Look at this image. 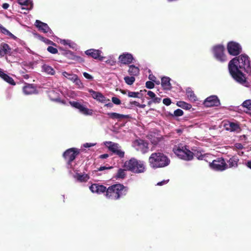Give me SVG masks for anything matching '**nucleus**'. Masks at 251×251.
I'll return each mask as SVG.
<instances>
[{
    "instance_id": "9b49d317",
    "label": "nucleus",
    "mask_w": 251,
    "mask_h": 251,
    "mask_svg": "<svg viewBox=\"0 0 251 251\" xmlns=\"http://www.w3.org/2000/svg\"><path fill=\"white\" fill-rule=\"evenodd\" d=\"M133 146L137 151H140L143 153H146L148 151V143L145 140H135L133 143Z\"/></svg>"
},
{
    "instance_id": "5fc2aeb1",
    "label": "nucleus",
    "mask_w": 251,
    "mask_h": 251,
    "mask_svg": "<svg viewBox=\"0 0 251 251\" xmlns=\"http://www.w3.org/2000/svg\"><path fill=\"white\" fill-rule=\"evenodd\" d=\"M235 147L237 149H239V150H241V149H243V146L242 145V144L241 143H236L235 145Z\"/></svg>"
},
{
    "instance_id": "6e6552de",
    "label": "nucleus",
    "mask_w": 251,
    "mask_h": 251,
    "mask_svg": "<svg viewBox=\"0 0 251 251\" xmlns=\"http://www.w3.org/2000/svg\"><path fill=\"white\" fill-rule=\"evenodd\" d=\"M109 151L113 154L118 156L120 158H123L125 156V152L121 149V146L117 143L111 141H107L104 143Z\"/></svg>"
},
{
    "instance_id": "13d9d810",
    "label": "nucleus",
    "mask_w": 251,
    "mask_h": 251,
    "mask_svg": "<svg viewBox=\"0 0 251 251\" xmlns=\"http://www.w3.org/2000/svg\"><path fill=\"white\" fill-rule=\"evenodd\" d=\"M93 146H94V144H92V143H85V144H84L83 145V146L85 148H90V147H92Z\"/></svg>"
},
{
    "instance_id": "423d86ee",
    "label": "nucleus",
    "mask_w": 251,
    "mask_h": 251,
    "mask_svg": "<svg viewBox=\"0 0 251 251\" xmlns=\"http://www.w3.org/2000/svg\"><path fill=\"white\" fill-rule=\"evenodd\" d=\"M209 167L217 171H223L228 168L227 164L223 157H218L209 162Z\"/></svg>"
},
{
    "instance_id": "ddd939ff",
    "label": "nucleus",
    "mask_w": 251,
    "mask_h": 251,
    "mask_svg": "<svg viewBox=\"0 0 251 251\" xmlns=\"http://www.w3.org/2000/svg\"><path fill=\"white\" fill-rule=\"evenodd\" d=\"M203 104L206 107L218 106L220 105V100L215 95L210 96L207 97L203 102Z\"/></svg>"
},
{
    "instance_id": "a19ab883",
    "label": "nucleus",
    "mask_w": 251,
    "mask_h": 251,
    "mask_svg": "<svg viewBox=\"0 0 251 251\" xmlns=\"http://www.w3.org/2000/svg\"><path fill=\"white\" fill-rule=\"evenodd\" d=\"M183 111L180 109H177L174 111V115L176 117H179L183 115Z\"/></svg>"
},
{
    "instance_id": "bb28decb",
    "label": "nucleus",
    "mask_w": 251,
    "mask_h": 251,
    "mask_svg": "<svg viewBox=\"0 0 251 251\" xmlns=\"http://www.w3.org/2000/svg\"><path fill=\"white\" fill-rule=\"evenodd\" d=\"M242 107L244 108V111L248 114H251V100H248L244 101L242 104Z\"/></svg>"
},
{
    "instance_id": "69168bd1",
    "label": "nucleus",
    "mask_w": 251,
    "mask_h": 251,
    "mask_svg": "<svg viewBox=\"0 0 251 251\" xmlns=\"http://www.w3.org/2000/svg\"><path fill=\"white\" fill-rule=\"evenodd\" d=\"M47 43H49V44H52V45H54V46H56V44H55V43H53L52 41H50V40H48V39H47Z\"/></svg>"
},
{
    "instance_id": "72a5a7b5",
    "label": "nucleus",
    "mask_w": 251,
    "mask_h": 251,
    "mask_svg": "<svg viewBox=\"0 0 251 251\" xmlns=\"http://www.w3.org/2000/svg\"><path fill=\"white\" fill-rule=\"evenodd\" d=\"M212 157V155L209 154H201L197 156L199 160H203L207 162H211V159L210 158Z\"/></svg>"
},
{
    "instance_id": "f8f14e48",
    "label": "nucleus",
    "mask_w": 251,
    "mask_h": 251,
    "mask_svg": "<svg viewBox=\"0 0 251 251\" xmlns=\"http://www.w3.org/2000/svg\"><path fill=\"white\" fill-rule=\"evenodd\" d=\"M69 103L72 107L78 109L81 113L85 115H92L93 114V110L92 109L87 108L82 105L80 102L75 101H69Z\"/></svg>"
},
{
    "instance_id": "603ef678",
    "label": "nucleus",
    "mask_w": 251,
    "mask_h": 251,
    "mask_svg": "<svg viewBox=\"0 0 251 251\" xmlns=\"http://www.w3.org/2000/svg\"><path fill=\"white\" fill-rule=\"evenodd\" d=\"M129 104L131 106H132L133 105H134L138 107V105H139V103L136 101H130Z\"/></svg>"
},
{
    "instance_id": "1a4fd4ad",
    "label": "nucleus",
    "mask_w": 251,
    "mask_h": 251,
    "mask_svg": "<svg viewBox=\"0 0 251 251\" xmlns=\"http://www.w3.org/2000/svg\"><path fill=\"white\" fill-rule=\"evenodd\" d=\"M225 47L223 45H218L213 48V52L214 57L218 61L224 62L226 61V56L224 53Z\"/></svg>"
},
{
    "instance_id": "8fccbe9b",
    "label": "nucleus",
    "mask_w": 251,
    "mask_h": 251,
    "mask_svg": "<svg viewBox=\"0 0 251 251\" xmlns=\"http://www.w3.org/2000/svg\"><path fill=\"white\" fill-rule=\"evenodd\" d=\"M83 76L86 78H87L88 79L93 80V77L91 75L89 74L88 73H87L86 72L83 73Z\"/></svg>"
},
{
    "instance_id": "20e7f679",
    "label": "nucleus",
    "mask_w": 251,
    "mask_h": 251,
    "mask_svg": "<svg viewBox=\"0 0 251 251\" xmlns=\"http://www.w3.org/2000/svg\"><path fill=\"white\" fill-rule=\"evenodd\" d=\"M124 167L126 170L135 174L142 173L146 170L144 162L134 157L126 160L124 163Z\"/></svg>"
},
{
    "instance_id": "f257e3e1",
    "label": "nucleus",
    "mask_w": 251,
    "mask_h": 251,
    "mask_svg": "<svg viewBox=\"0 0 251 251\" xmlns=\"http://www.w3.org/2000/svg\"><path fill=\"white\" fill-rule=\"evenodd\" d=\"M228 70L232 77L238 82L244 84L246 77L243 71L248 73L251 70V63L249 56L241 54L231 59L228 63Z\"/></svg>"
},
{
    "instance_id": "de8ad7c7",
    "label": "nucleus",
    "mask_w": 251,
    "mask_h": 251,
    "mask_svg": "<svg viewBox=\"0 0 251 251\" xmlns=\"http://www.w3.org/2000/svg\"><path fill=\"white\" fill-rule=\"evenodd\" d=\"M59 54L63 55L66 57V54L69 51V50H64L62 48H59Z\"/></svg>"
},
{
    "instance_id": "864d4df0",
    "label": "nucleus",
    "mask_w": 251,
    "mask_h": 251,
    "mask_svg": "<svg viewBox=\"0 0 251 251\" xmlns=\"http://www.w3.org/2000/svg\"><path fill=\"white\" fill-rule=\"evenodd\" d=\"M148 95L151 98L153 99L155 96V94L151 91H149L147 93Z\"/></svg>"
},
{
    "instance_id": "0eeeda50",
    "label": "nucleus",
    "mask_w": 251,
    "mask_h": 251,
    "mask_svg": "<svg viewBox=\"0 0 251 251\" xmlns=\"http://www.w3.org/2000/svg\"><path fill=\"white\" fill-rule=\"evenodd\" d=\"M80 153V150L75 148H72L67 150L63 154V156L67 161L69 165H71L72 162L75 159L76 157Z\"/></svg>"
},
{
    "instance_id": "f704fd0d",
    "label": "nucleus",
    "mask_w": 251,
    "mask_h": 251,
    "mask_svg": "<svg viewBox=\"0 0 251 251\" xmlns=\"http://www.w3.org/2000/svg\"><path fill=\"white\" fill-rule=\"evenodd\" d=\"M125 169H119L117 172L116 177L117 178H124L126 176V173Z\"/></svg>"
},
{
    "instance_id": "c85d7f7f",
    "label": "nucleus",
    "mask_w": 251,
    "mask_h": 251,
    "mask_svg": "<svg viewBox=\"0 0 251 251\" xmlns=\"http://www.w3.org/2000/svg\"><path fill=\"white\" fill-rule=\"evenodd\" d=\"M43 70L47 74L51 75H53L55 74V71L50 66L45 64L42 66Z\"/></svg>"
},
{
    "instance_id": "f3484780",
    "label": "nucleus",
    "mask_w": 251,
    "mask_h": 251,
    "mask_svg": "<svg viewBox=\"0 0 251 251\" xmlns=\"http://www.w3.org/2000/svg\"><path fill=\"white\" fill-rule=\"evenodd\" d=\"M85 54L88 56L100 60H102L103 57L101 56V51L99 50H95L93 49H89L85 51Z\"/></svg>"
},
{
    "instance_id": "bf43d9fd",
    "label": "nucleus",
    "mask_w": 251,
    "mask_h": 251,
    "mask_svg": "<svg viewBox=\"0 0 251 251\" xmlns=\"http://www.w3.org/2000/svg\"><path fill=\"white\" fill-rule=\"evenodd\" d=\"M109 156L108 154L107 153L101 154L100 156V158L101 159L106 158Z\"/></svg>"
},
{
    "instance_id": "49530a36",
    "label": "nucleus",
    "mask_w": 251,
    "mask_h": 251,
    "mask_svg": "<svg viewBox=\"0 0 251 251\" xmlns=\"http://www.w3.org/2000/svg\"><path fill=\"white\" fill-rule=\"evenodd\" d=\"M163 103L167 105H170L171 103V100L170 98H165L163 100Z\"/></svg>"
},
{
    "instance_id": "7ed1b4c3",
    "label": "nucleus",
    "mask_w": 251,
    "mask_h": 251,
    "mask_svg": "<svg viewBox=\"0 0 251 251\" xmlns=\"http://www.w3.org/2000/svg\"><path fill=\"white\" fill-rule=\"evenodd\" d=\"M170 162L169 158L162 152H153L149 157V165L153 169L166 167Z\"/></svg>"
},
{
    "instance_id": "dca6fc26",
    "label": "nucleus",
    "mask_w": 251,
    "mask_h": 251,
    "mask_svg": "<svg viewBox=\"0 0 251 251\" xmlns=\"http://www.w3.org/2000/svg\"><path fill=\"white\" fill-rule=\"evenodd\" d=\"M133 59V55L129 53H124L119 57V61L124 64H130Z\"/></svg>"
},
{
    "instance_id": "774afa93",
    "label": "nucleus",
    "mask_w": 251,
    "mask_h": 251,
    "mask_svg": "<svg viewBox=\"0 0 251 251\" xmlns=\"http://www.w3.org/2000/svg\"><path fill=\"white\" fill-rule=\"evenodd\" d=\"M247 166L251 169V161L248 162Z\"/></svg>"
},
{
    "instance_id": "c03bdc74",
    "label": "nucleus",
    "mask_w": 251,
    "mask_h": 251,
    "mask_svg": "<svg viewBox=\"0 0 251 251\" xmlns=\"http://www.w3.org/2000/svg\"><path fill=\"white\" fill-rule=\"evenodd\" d=\"M112 101L113 103L119 105L121 103V100L117 97H113L112 98Z\"/></svg>"
},
{
    "instance_id": "e433bc0d",
    "label": "nucleus",
    "mask_w": 251,
    "mask_h": 251,
    "mask_svg": "<svg viewBox=\"0 0 251 251\" xmlns=\"http://www.w3.org/2000/svg\"><path fill=\"white\" fill-rule=\"evenodd\" d=\"M97 100L102 103L110 101L109 99L105 97L101 93L100 94V96H99Z\"/></svg>"
},
{
    "instance_id": "2eb2a0df",
    "label": "nucleus",
    "mask_w": 251,
    "mask_h": 251,
    "mask_svg": "<svg viewBox=\"0 0 251 251\" xmlns=\"http://www.w3.org/2000/svg\"><path fill=\"white\" fill-rule=\"evenodd\" d=\"M23 92L26 95H31L37 93L36 86L33 84L25 83V86L23 87Z\"/></svg>"
},
{
    "instance_id": "cd10ccee",
    "label": "nucleus",
    "mask_w": 251,
    "mask_h": 251,
    "mask_svg": "<svg viewBox=\"0 0 251 251\" xmlns=\"http://www.w3.org/2000/svg\"><path fill=\"white\" fill-rule=\"evenodd\" d=\"M73 77L70 78V80L73 81L75 83V85H76L79 88H81L83 87V84L81 82V80L78 78L77 75H72Z\"/></svg>"
},
{
    "instance_id": "a18cd8bd",
    "label": "nucleus",
    "mask_w": 251,
    "mask_h": 251,
    "mask_svg": "<svg viewBox=\"0 0 251 251\" xmlns=\"http://www.w3.org/2000/svg\"><path fill=\"white\" fill-rule=\"evenodd\" d=\"M62 75L64 77L67 78L69 80H70V77L71 78V77H73L72 75H75V74H69V73H67L66 72H63L62 73Z\"/></svg>"
},
{
    "instance_id": "c756f323",
    "label": "nucleus",
    "mask_w": 251,
    "mask_h": 251,
    "mask_svg": "<svg viewBox=\"0 0 251 251\" xmlns=\"http://www.w3.org/2000/svg\"><path fill=\"white\" fill-rule=\"evenodd\" d=\"M75 178L80 182H86L89 179V176L87 174H77Z\"/></svg>"
},
{
    "instance_id": "473e14b6",
    "label": "nucleus",
    "mask_w": 251,
    "mask_h": 251,
    "mask_svg": "<svg viewBox=\"0 0 251 251\" xmlns=\"http://www.w3.org/2000/svg\"><path fill=\"white\" fill-rule=\"evenodd\" d=\"M177 106L186 110L190 109L192 108V105L190 104L182 101L177 102Z\"/></svg>"
},
{
    "instance_id": "5701e85b",
    "label": "nucleus",
    "mask_w": 251,
    "mask_h": 251,
    "mask_svg": "<svg viewBox=\"0 0 251 251\" xmlns=\"http://www.w3.org/2000/svg\"><path fill=\"white\" fill-rule=\"evenodd\" d=\"M0 77L2 78L4 81L12 85H15L16 83L14 79L8 75L5 74L2 69L0 68Z\"/></svg>"
},
{
    "instance_id": "4c0bfd02",
    "label": "nucleus",
    "mask_w": 251,
    "mask_h": 251,
    "mask_svg": "<svg viewBox=\"0 0 251 251\" xmlns=\"http://www.w3.org/2000/svg\"><path fill=\"white\" fill-rule=\"evenodd\" d=\"M139 94L140 93L138 92H131L130 91H127V95L129 97L139 98Z\"/></svg>"
},
{
    "instance_id": "c9c22d12",
    "label": "nucleus",
    "mask_w": 251,
    "mask_h": 251,
    "mask_svg": "<svg viewBox=\"0 0 251 251\" xmlns=\"http://www.w3.org/2000/svg\"><path fill=\"white\" fill-rule=\"evenodd\" d=\"M125 82L127 84L131 85L133 84L135 81V78L133 76L130 75V76H126L124 78Z\"/></svg>"
},
{
    "instance_id": "0e129e2a",
    "label": "nucleus",
    "mask_w": 251,
    "mask_h": 251,
    "mask_svg": "<svg viewBox=\"0 0 251 251\" xmlns=\"http://www.w3.org/2000/svg\"><path fill=\"white\" fill-rule=\"evenodd\" d=\"M23 77L26 79H27L29 78V75L27 74H25L23 75Z\"/></svg>"
},
{
    "instance_id": "9d476101",
    "label": "nucleus",
    "mask_w": 251,
    "mask_h": 251,
    "mask_svg": "<svg viewBox=\"0 0 251 251\" xmlns=\"http://www.w3.org/2000/svg\"><path fill=\"white\" fill-rule=\"evenodd\" d=\"M227 50L228 53L233 56L238 55L242 52L241 45L234 41H230L227 43Z\"/></svg>"
},
{
    "instance_id": "4468645a",
    "label": "nucleus",
    "mask_w": 251,
    "mask_h": 251,
    "mask_svg": "<svg viewBox=\"0 0 251 251\" xmlns=\"http://www.w3.org/2000/svg\"><path fill=\"white\" fill-rule=\"evenodd\" d=\"M89 189L92 191V192L96 193L98 194H100L104 193L106 194V191H107V188L104 185H100L96 183L92 184L90 186Z\"/></svg>"
},
{
    "instance_id": "4d7b16f0",
    "label": "nucleus",
    "mask_w": 251,
    "mask_h": 251,
    "mask_svg": "<svg viewBox=\"0 0 251 251\" xmlns=\"http://www.w3.org/2000/svg\"><path fill=\"white\" fill-rule=\"evenodd\" d=\"M168 181H169V179L167 180H163L162 181H160V182H159L158 183H157V185L161 186L164 184H167Z\"/></svg>"
},
{
    "instance_id": "2f4dec72",
    "label": "nucleus",
    "mask_w": 251,
    "mask_h": 251,
    "mask_svg": "<svg viewBox=\"0 0 251 251\" xmlns=\"http://www.w3.org/2000/svg\"><path fill=\"white\" fill-rule=\"evenodd\" d=\"M66 57L68 59L73 60H79L81 58L80 57L77 56L75 55L73 52L70 50H69L68 53L66 54Z\"/></svg>"
},
{
    "instance_id": "052dcab7",
    "label": "nucleus",
    "mask_w": 251,
    "mask_h": 251,
    "mask_svg": "<svg viewBox=\"0 0 251 251\" xmlns=\"http://www.w3.org/2000/svg\"><path fill=\"white\" fill-rule=\"evenodd\" d=\"M9 6V5L8 3H4L2 4V7L4 9H7Z\"/></svg>"
},
{
    "instance_id": "f03ea898",
    "label": "nucleus",
    "mask_w": 251,
    "mask_h": 251,
    "mask_svg": "<svg viewBox=\"0 0 251 251\" xmlns=\"http://www.w3.org/2000/svg\"><path fill=\"white\" fill-rule=\"evenodd\" d=\"M128 191V187L118 183L109 186L104 195L107 199L117 201L125 197Z\"/></svg>"
},
{
    "instance_id": "7c9ffc66",
    "label": "nucleus",
    "mask_w": 251,
    "mask_h": 251,
    "mask_svg": "<svg viewBox=\"0 0 251 251\" xmlns=\"http://www.w3.org/2000/svg\"><path fill=\"white\" fill-rule=\"evenodd\" d=\"M0 32L5 35L9 36L10 37L13 39H16L17 37L14 36L12 33H11L9 30L6 29L3 26H1L0 27Z\"/></svg>"
},
{
    "instance_id": "338daca9",
    "label": "nucleus",
    "mask_w": 251,
    "mask_h": 251,
    "mask_svg": "<svg viewBox=\"0 0 251 251\" xmlns=\"http://www.w3.org/2000/svg\"><path fill=\"white\" fill-rule=\"evenodd\" d=\"M128 90H122L121 89L120 90V92L122 94H124V95H126V92H127Z\"/></svg>"
},
{
    "instance_id": "a211bd4d",
    "label": "nucleus",
    "mask_w": 251,
    "mask_h": 251,
    "mask_svg": "<svg viewBox=\"0 0 251 251\" xmlns=\"http://www.w3.org/2000/svg\"><path fill=\"white\" fill-rule=\"evenodd\" d=\"M12 49L6 43H2L0 47V56L1 57L6 55H11L12 54Z\"/></svg>"
},
{
    "instance_id": "4be33fe9",
    "label": "nucleus",
    "mask_w": 251,
    "mask_h": 251,
    "mask_svg": "<svg viewBox=\"0 0 251 251\" xmlns=\"http://www.w3.org/2000/svg\"><path fill=\"white\" fill-rule=\"evenodd\" d=\"M18 2L21 5L22 9L28 10L32 7V4L30 0H18Z\"/></svg>"
},
{
    "instance_id": "79ce46f5",
    "label": "nucleus",
    "mask_w": 251,
    "mask_h": 251,
    "mask_svg": "<svg viewBox=\"0 0 251 251\" xmlns=\"http://www.w3.org/2000/svg\"><path fill=\"white\" fill-rule=\"evenodd\" d=\"M187 96L190 99H191V100H196V98H197L194 93L192 91L188 92Z\"/></svg>"
},
{
    "instance_id": "a878e982",
    "label": "nucleus",
    "mask_w": 251,
    "mask_h": 251,
    "mask_svg": "<svg viewBox=\"0 0 251 251\" xmlns=\"http://www.w3.org/2000/svg\"><path fill=\"white\" fill-rule=\"evenodd\" d=\"M140 70L138 67L132 65L129 66L128 73L130 75L135 76L139 74Z\"/></svg>"
},
{
    "instance_id": "6e6d98bb",
    "label": "nucleus",
    "mask_w": 251,
    "mask_h": 251,
    "mask_svg": "<svg viewBox=\"0 0 251 251\" xmlns=\"http://www.w3.org/2000/svg\"><path fill=\"white\" fill-rule=\"evenodd\" d=\"M156 78V77L152 74L150 75L149 76V79L152 82L155 81Z\"/></svg>"
},
{
    "instance_id": "aec40b11",
    "label": "nucleus",
    "mask_w": 251,
    "mask_h": 251,
    "mask_svg": "<svg viewBox=\"0 0 251 251\" xmlns=\"http://www.w3.org/2000/svg\"><path fill=\"white\" fill-rule=\"evenodd\" d=\"M170 80V78L167 76H163L161 78V84L164 90H169L172 88Z\"/></svg>"
},
{
    "instance_id": "b1692460",
    "label": "nucleus",
    "mask_w": 251,
    "mask_h": 251,
    "mask_svg": "<svg viewBox=\"0 0 251 251\" xmlns=\"http://www.w3.org/2000/svg\"><path fill=\"white\" fill-rule=\"evenodd\" d=\"M239 159L237 156H232L227 161L228 168H237L238 166Z\"/></svg>"
},
{
    "instance_id": "39448f33",
    "label": "nucleus",
    "mask_w": 251,
    "mask_h": 251,
    "mask_svg": "<svg viewBox=\"0 0 251 251\" xmlns=\"http://www.w3.org/2000/svg\"><path fill=\"white\" fill-rule=\"evenodd\" d=\"M173 151L178 157L184 160H191L194 157V153L187 149L186 146H175Z\"/></svg>"
},
{
    "instance_id": "58836bf2",
    "label": "nucleus",
    "mask_w": 251,
    "mask_h": 251,
    "mask_svg": "<svg viewBox=\"0 0 251 251\" xmlns=\"http://www.w3.org/2000/svg\"><path fill=\"white\" fill-rule=\"evenodd\" d=\"M89 92L92 95V97L96 100H97L99 96H100V92L95 91L92 89L89 90Z\"/></svg>"
},
{
    "instance_id": "ea45409f",
    "label": "nucleus",
    "mask_w": 251,
    "mask_h": 251,
    "mask_svg": "<svg viewBox=\"0 0 251 251\" xmlns=\"http://www.w3.org/2000/svg\"><path fill=\"white\" fill-rule=\"evenodd\" d=\"M47 50L52 53V54H56L58 53V50L56 48H54L52 46H49L47 48Z\"/></svg>"
},
{
    "instance_id": "37998d69",
    "label": "nucleus",
    "mask_w": 251,
    "mask_h": 251,
    "mask_svg": "<svg viewBox=\"0 0 251 251\" xmlns=\"http://www.w3.org/2000/svg\"><path fill=\"white\" fill-rule=\"evenodd\" d=\"M146 87L148 89H152L154 87V83L151 81H148L146 83Z\"/></svg>"
},
{
    "instance_id": "680f3d73",
    "label": "nucleus",
    "mask_w": 251,
    "mask_h": 251,
    "mask_svg": "<svg viewBox=\"0 0 251 251\" xmlns=\"http://www.w3.org/2000/svg\"><path fill=\"white\" fill-rule=\"evenodd\" d=\"M104 106H106V107H110V108H111L113 106V104L112 102H108V103H106L104 105Z\"/></svg>"
},
{
    "instance_id": "09e8293b",
    "label": "nucleus",
    "mask_w": 251,
    "mask_h": 251,
    "mask_svg": "<svg viewBox=\"0 0 251 251\" xmlns=\"http://www.w3.org/2000/svg\"><path fill=\"white\" fill-rule=\"evenodd\" d=\"M112 166H109V167H106V166H101L100 168L98 169V170L99 171H102L105 170H109L111 169H112Z\"/></svg>"
},
{
    "instance_id": "6ab92c4d",
    "label": "nucleus",
    "mask_w": 251,
    "mask_h": 251,
    "mask_svg": "<svg viewBox=\"0 0 251 251\" xmlns=\"http://www.w3.org/2000/svg\"><path fill=\"white\" fill-rule=\"evenodd\" d=\"M35 25L38 28L39 30L44 33H48L51 30L47 24L38 20H36Z\"/></svg>"
},
{
    "instance_id": "393cba45",
    "label": "nucleus",
    "mask_w": 251,
    "mask_h": 251,
    "mask_svg": "<svg viewBox=\"0 0 251 251\" xmlns=\"http://www.w3.org/2000/svg\"><path fill=\"white\" fill-rule=\"evenodd\" d=\"M109 117L112 119H118L120 121L122 119H128L130 118L129 115H123L115 112L108 113Z\"/></svg>"
},
{
    "instance_id": "e2e57ef3",
    "label": "nucleus",
    "mask_w": 251,
    "mask_h": 251,
    "mask_svg": "<svg viewBox=\"0 0 251 251\" xmlns=\"http://www.w3.org/2000/svg\"><path fill=\"white\" fill-rule=\"evenodd\" d=\"M68 42V41H67V40H62L61 41V43L62 44H63L64 45H66L69 44Z\"/></svg>"
},
{
    "instance_id": "3c124183",
    "label": "nucleus",
    "mask_w": 251,
    "mask_h": 251,
    "mask_svg": "<svg viewBox=\"0 0 251 251\" xmlns=\"http://www.w3.org/2000/svg\"><path fill=\"white\" fill-rule=\"evenodd\" d=\"M161 99L160 98H159V97H156V96H155L153 99H152V102L155 103H160L161 102Z\"/></svg>"
},
{
    "instance_id": "412c9836",
    "label": "nucleus",
    "mask_w": 251,
    "mask_h": 251,
    "mask_svg": "<svg viewBox=\"0 0 251 251\" xmlns=\"http://www.w3.org/2000/svg\"><path fill=\"white\" fill-rule=\"evenodd\" d=\"M226 129L230 131H236L238 132L241 131L239 124L233 122H229L228 124H226Z\"/></svg>"
}]
</instances>
